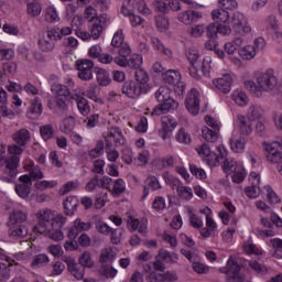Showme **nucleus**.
<instances>
[{
  "label": "nucleus",
  "mask_w": 282,
  "mask_h": 282,
  "mask_svg": "<svg viewBox=\"0 0 282 282\" xmlns=\"http://www.w3.org/2000/svg\"><path fill=\"white\" fill-rule=\"evenodd\" d=\"M68 272H70V274L77 279V281H80V279H83L85 276V267H80V264L75 263V264H70Z\"/></svg>",
  "instance_id": "obj_31"
},
{
  "label": "nucleus",
  "mask_w": 282,
  "mask_h": 282,
  "mask_svg": "<svg viewBox=\"0 0 282 282\" xmlns=\"http://www.w3.org/2000/svg\"><path fill=\"white\" fill-rule=\"evenodd\" d=\"M264 188L267 191L268 203L269 204H280L281 198L279 197V195H276L274 189H272L270 186H265Z\"/></svg>",
  "instance_id": "obj_41"
},
{
  "label": "nucleus",
  "mask_w": 282,
  "mask_h": 282,
  "mask_svg": "<svg viewBox=\"0 0 282 282\" xmlns=\"http://www.w3.org/2000/svg\"><path fill=\"white\" fill-rule=\"evenodd\" d=\"M104 30H105V28L102 26V24H100L98 22H94V24L90 29V34H91L93 39H99L100 34H102Z\"/></svg>",
  "instance_id": "obj_53"
},
{
  "label": "nucleus",
  "mask_w": 282,
  "mask_h": 282,
  "mask_svg": "<svg viewBox=\"0 0 282 282\" xmlns=\"http://www.w3.org/2000/svg\"><path fill=\"white\" fill-rule=\"evenodd\" d=\"M77 107L82 116H89V112L91 111V106H89V101L85 97L77 98Z\"/></svg>",
  "instance_id": "obj_29"
},
{
  "label": "nucleus",
  "mask_w": 282,
  "mask_h": 282,
  "mask_svg": "<svg viewBox=\"0 0 282 282\" xmlns=\"http://www.w3.org/2000/svg\"><path fill=\"white\" fill-rule=\"evenodd\" d=\"M78 204H79L78 197L76 196L66 197V199L63 203L64 215H66L67 217H72V215H74V213L78 210Z\"/></svg>",
  "instance_id": "obj_15"
},
{
  "label": "nucleus",
  "mask_w": 282,
  "mask_h": 282,
  "mask_svg": "<svg viewBox=\"0 0 282 282\" xmlns=\"http://www.w3.org/2000/svg\"><path fill=\"white\" fill-rule=\"evenodd\" d=\"M126 188L127 187L124 185V181L122 178H118L113 185V195H122V193H124Z\"/></svg>",
  "instance_id": "obj_54"
},
{
  "label": "nucleus",
  "mask_w": 282,
  "mask_h": 282,
  "mask_svg": "<svg viewBox=\"0 0 282 282\" xmlns=\"http://www.w3.org/2000/svg\"><path fill=\"white\" fill-rule=\"evenodd\" d=\"M110 235H111V243H113L115 246H118V243H120V239L122 237V229H111L110 230Z\"/></svg>",
  "instance_id": "obj_59"
},
{
  "label": "nucleus",
  "mask_w": 282,
  "mask_h": 282,
  "mask_svg": "<svg viewBox=\"0 0 282 282\" xmlns=\"http://www.w3.org/2000/svg\"><path fill=\"white\" fill-rule=\"evenodd\" d=\"M239 54L243 61H252L257 56V51H254V46H245Z\"/></svg>",
  "instance_id": "obj_32"
},
{
  "label": "nucleus",
  "mask_w": 282,
  "mask_h": 282,
  "mask_svg": "<svg viewBox=\"0 0 282 282\" xmlns=\"http://www.w3.org/2000/svg\"><path fill=\"white\" fill-rule=\"evenodd\" d=\"M213 83L219 91H223V94H230V89L232 86V76L227 74L224 75L221 78L215 79Z\"/></svg>",
  "instance_id": "obj_14"
},
{
  "label": "nucleus",
  "mask_w": 282,
  "mask_h": 282,
  "mask_svg": "<svg viewBox=\"0 0 282 282\" xmlns=\"http://www.w3.org/2000/svg\"><path fill=\"white\" fill-rule=\"evenodd\" d=\"M217 149L219 151L218 155L215 152L210 151V145H208V143H204L198 149V155L205 158V162L206 164H208V166H219L221 160H224V152H221V145H219Z\"/></svg>",
  "instance_id": "obj_6"
},
{
  "label": "nucleus",
  "mask_w": 282,
  "mask_h": 282,
  "mask_svg": "<svg viewBox=\"0 0 282 282\" xmlns=\"http://www.w3.org/2000/svg\"><path fill=\"white\" fill-rule=\"evenodd\" d=\"M175 139L177 140V142H181V144H191V134L186 133V130L184 128H181L178 130Z\"/></svg>",
  "instance_id": "obj_39"
},
{
  "label": "nucleus",
  "mask_w": 282,
  "mask_h": 282,
  "mask_svg": "<svg viewBox=\"0 0 282 282\" xmlns=\"http://www.w3.org/2000/svg\"><path fill=\"white\" fill-rule=\"evenodd\" d=\"M262 116L263 110L260 107L252 106L250 108V115L248 116V118H250V120H259V118H261Z\"/></svg>",
  "instance_id": "obj_57"
},
{
  "label": "nucleus",
  "mask_w": 282,
  "mask_h": 282,
  "mask_svg": "<svg viewBox=\"0 0 282 282\" xmlns=\"http://www.w3.org/2000/svg\"><path fill=\"white\" fill-rule=\"evenodd\" d=\"M45 20L48 21V23H54V21H58V13L56 12V8L48 7L46 9Z\"/></svg>",
  "instance_id": "obj_50"
},
{
  "label": "nucleus",
  "mask_w": 282,
  "mask_h": 282,
  "mask_svg": "<svg viewBox=\"0 0 282 282\" xmlns=\"http://www.w3.org/2000/svg\"><path fill=\"white\" fill-rule=\"evenodd\" d=\"M155 23L159 32H164L165 30H169V19L164 15L156 17Z\"/></svg>",
  "instance_id": "obj_48"
},
{
  "label": "nucleus",
  "mask_w": 282,
  "mask_h": 282,
  "mask_svg": "<svg viewBox=\"0 0 282 282\" xmlns=\"http://www.w3.org/2000/svg\"><path fill=\"white\" fill-rule=\"evenodd\" d=\"M122 93L128 98H138L142 94V86L133 80H127L122 86Z\"/></svg>",
  "instance_id": "obj_12"
},
{
  "label": "nucleus",
  "mask_w": 282,
  "mask_h": 282,
  "mask_svg": "<svg viewBox=\"0 0 282 282\" xmlns=\"http://www.w3.org/2000/svg\"><path fill=\"white\" fill-rule=\"evenodd\" d=\"M178 197H183V199H193V189L186 186H178L176 188Z\"/></svg>",
  "instance_id": "obj_45"
},
{
  "label": "nucleus",
  "mask_w": 282,
  "mask_h": 282,
  "mask_svg": "<svg viewBox=\"0 0 282 282\" xmlns=\"http://www.w3.org/2000/svg\"><path fill=\"white\" fill-rule=\"evenodd\" d=\"M79 267L82 268H93L94 267V261H91V253L85 251L80 257H79Z\"/></svg>",
  "instance_id": "obj_37"
},
{
  "label": "nucleus",
  "mask_w": 282,
  "mask_h": 282,
  "mask_svg": "<svg viewBox=\"0 0 282 282\" xmlns=\"http://www.w3.org/2000/svg\"><path fill=\"white\" fill-rule=\"evenodd\" d=\"M218 6L225 11H232L237 10L239 4L237 3V0H218Z\"/></svg>",
  "instance_id": "obj_38"
},
{
  "label": "nucleus",
  "mask_w": 282,
  "mask_h": 282,
  "mask_svg": "<svg viewBox=\"0 0 282 282\" xmlns=\"http://www.w3.org/2000/svg\"><path fill=\"white\" fill-rule=\"evenodd\" d=\"M32 188L28 184H17L15 185V193L19 195V197H22V199H25V197H30Z\"/></svg>",
  "instance_id": "obj_33"
},
{
  "label": "nucleus",
  "mask_w": 282,
  "mask_h": 282,
  "mask_svg": "<svg viewBox=\"0 0 282 282\" xmlns=\"http://www.w3.org/2000/svg\"><path fill=\"white\" fill-rule=\"evenodd\" d=\"M202 134L206 142H217V132L209 129L208 127H204L202 129Z\"/></svg>",
  "instance_id": "obj_36"
},
{
  "label": "nucleus",
  "mask_w": 282,
  "mask_h": 282,
  "mask_svg": "<svg viewBox=\"0 0 282 282\" xmlns=\"http://www.w3.org/2000/svg\"><path fill=\"white\" fill-rule=\"evenodd\" d=\"M185 107L189 113L197 116L199 113V91L192 88L185 99Z\"/></svg>",
  "instance_id": "obj_11"
},
{
  "label": "nucleus",
  "mask_w": 282,
  "mask_h": 282,
  "mask_svg": "<svg viewBox=\"0 0 282 282\" xmlns=\"http://www.w3.org/2000/svg\"><path fill=\"white\" fill-rule=\"evenodd\" d=\"M267 23L268 32H270V34H275L276 39H279L282 32H279V22L276 21V15H269Z\"/></svg>",
  "instance_id": "obj_25"
},
{
  "label": "nucleus",
  "mask_w": 282,
  "mask_h": 282,
  "mask_svg": "<svg viewBox=\"0 0 282 282\" xmlns=\"http://www.w3.org/2000/svg\"><path fill=\"white\" fill-rule=\"evenodd\" d=\"M28 220V214L22 210H14L10 217L8 226H17L18 224H23V221Z\"/></svg>",
  "instance_id": "obj_18"
},
{
  "label": "nucleus",
  "mask_w": 282,
  "mask_h": 282,
  "mask_svg": "<svg viewBox=\"0 0 282 282\" xmlns=\"http://www.w3.org/2000/svg\"><path fill=\"white\" fill-rule=\"evenodd\" d=\"M122 43H124V35H122V30H118L112 37L111 45L113 47H122Z\"/></svg>",
  "instance_id": "obj_49"
},
{
  "label": "nucleus",
  "mask_w": 282,
  "mask_h": 282,
  "mask_svg": "<svg viewBox=\"0 0 282 282\" xmlns=\"http://www.w3.org/2000/svg\"><path fill=\"white\" fill-rule=\"evenodd\" d=\"M40 133L44 142H47V140H52V138L54 137V126L52 124L41 126Z\"/></svg>",
  "instance_id": "obj_30"
},
{
  "label": "nucleus",
  "mask_w": 282,
  "mask_h": 282,
  "mask_svg": "<svg viewBox=\"0 0 282 282\" xmlns=\"http://www.w3.org/2000/svg\"><path fill=\"white\" fill-rule=\"evenodd\" d=\"M77 69H78V78H80V80H91V78H94V74L91 73V70L94 69V61L91 59L77 61Z\"/></svg>",
  "instance_id": "obj_10"
},
{
  "label": "nucleus",
  "mask_w": 282,
  "mask_h": 282,
  "mask_svg": "<svg viewBox=\"0 0 282 282\" xmlns=\"http://www.w3.org/2000/svg\"><path fill=\"white\" fill-rule=\"evenodd\" d=\"M237 122L240 135H250L252 133V119L250 117L239 115Z\"/></svg>",
  "instance_id": "obj_13"
},
{
  "label": "nucleus",
  "mask_w": 282,
  "mask_h": 282,
  "mask_svg": "<svg viewBox=\"0 0 282 282\" xmlns=\"http://www.w3.org/2000/svg\"><path fill=\"white\" fill-rule=\"evenodd\" d=\"M213 20L216 21L217 25L226 23L230 20V13L224 9H216L212 12Z\"/></svg>",
  "instance_id": "obj_21"
},
{
  "label": "nucleus",
  "mask_w": 282,
  "mask_h": 282,
  "mask_svg": "<svg viewBox=\"0 0 282 282\" xmlns=\"http://www.w3.org/2000/svg\"><path fill=\"white\" fill-rule=\"evenodd\" d=\"M97 82L102 87H107L111 83V77H109V73L105 68L97 69Z\"/></svg>",
  "instance_id": "obj_28"
},
{
  "label": "nucleus",
  "mask_w": 282,
  "mask_h": 282,
  "mask_svg": "<svg viewBox=\"0 0 282 282\" xmlns=\"http://www.w3.org/2000/svg\"><path fill=\"white\" fill-rule=\"evenodd\" d=\"M152 6L155 12H162V14H164V12L167 10L166 2H164V0H153Z\"/></svg>",
  "instance_id": "obj_63"
},
{
  "label": "nucleus",
  "mask_w": 282,
  "mask_h": 282,
  "mask_svg": "<svg viewBox=\"0 0 282 282\" xmlns=\"http://www.w3.org/2000/svg\"><path fill=\"white\" fill-rule=\"evenodd\" d=\"M155 98L159 104L152 111V116H162V113H169L171 109H177L180 104L171 97V89L166 86H161L156 93Z\"/></svg>",
  "instance_id": "obj_3"
},
{
  "label": "nucleus",
  "mask_w": 282,
  "mask_h": 282,
  "mask_svg": "<svg viewBox=\"0 0 282 282\" xmlns=\"http://www.w3.org/2000/svg\"><path fill=\"white\" fill-rule=\"evenodd\" d=\"M248 265L251 268V270H254L258 274H268V268L264 265H261L256 260H248Z\"/></svg>",
  "instance_id": "obj_40"
},
{
  "label": "nucleus",
  "mask_w": 282,
  "mask_h": 282,
  "mask_svg": "<svg viewBox=\"0 0 282 282\" xmlns=\"http://www.w3.org/2000/svg\"><path fill=\"white\" fill-rule=\"evenodd\" d=\"M152 207L154 208V210H164V208H166V200L164 199V197L158 196L152 203Z\"/></svg>",
  "instance_id": "obj_56"
},
{
  "label": "nucleus",
  "mask_w": 282,
  "mask_h": 282,
  "mask_svg": "<svg viewBox=\"0 0 282 282\" xmlns=\"http://www.w3.org/2000/svg\"><path fill=\"white\" fill-rule=\"evenodd\" d=\"M134 77L139 85H147V83H149V73L144 69L135 70Z\"/></svg>",
  "instance_id": "obj_43"
},
{
  "label": "nucleus",
  "mask_w": 282,
  "mask_h": 282,
  "mask_svg": "<svg viewBox=\"0 0 282 282\" xmlns=\"http://www.w3.org/2000/svg\"><path fill=\"white\" fill-rule=\"evenodd\" d=\"M159 133L162 140H169L171 138V133H173V128L169 126L167 121H162V129Z\"/></svg>",
  "instance_id": "obj_42"
},
{
  "label": "nucleus",
  "mask_w": 282,
  "mask_h": 282,
  "mask_svg": "<svg viewBox=\"0 0 282 282\" xmlns=\"http://www.w3.org/2000/svg\"><path fill=\"white\" fill-rule=\"evenodd\" d=\"M10 279V264L0 263V281H6Z\"/></svg>",
  "instance_id": "obj_62"
},
{
  "label": "nucleus",
  "mask_w": 282,
  "mask_h": 282,
  "mask_svg": "<svg viewBox=\"0 0 282 282\" xmlns=\"http://www.w3.org/2000/svg\"><path fill=\"white\" fill-rule=\"evenodd\" d=\"M162 78L164 83L167 85H176L177 82L181 78L180 72H176L174 69L166 70L165 73L162 74Z\"/></svg>",
  "instance_id": "obj_22"
},
{
  "label": "nucleus",
  "mask_w": 282,
  "mask_h": 282,
  "mask_svg": "<svg viewBox=\"0 0 282 282\" xmlns=\"http://www.w3.org/2000/svg\"><path fill=\"white\" fill-rule=\"evenodd\" d=\"M206 36L208 39H217L218 26L216 23H209L206 28Z\"/></svg>",
  "instance_id": "obj_52"
},
{
  "label": "nucleus",
  "mask_w": 282,
  "mask_h": 282,
  "mask_svg": "<svg viewBox=\"0 0 282 282\" xmlns=\"http://www.w3.org/2000/svg\"><path fill=\"white\" fill-rule=\"evenodd\" d=\"M43 113V102L41 101V98L34 97V99L31 101V106L29 108V116H41Z\"/></svg>",
  "instance_id": "obj_24"
},
{
  "label": "nucleus",
  "mask_w": 282,
  "mask_h": 282,
  "mask_svg": "<svg viewBox=\"0 0 282 282\" xmlns=\"http://www.w3.org/2000/svg\"><path fill=\"white\" fill-rule=\"evenodd\" d=\"M267 151V160L271 162V164H278V171L280 175H282V148L281 143L273 142L265 145Z\"/></svg>",
  "instance_id": "obj_7"
},
{
  "label": "nucleus",
  "mask_w": 282,
  "mask_h": 282,
  "mask_svg": "<svg viewBox=\"0 0 282 282\" xmlns=\"http://www.w3.org/2000/svg\"><path fill=\"white\" fill-rule=\"evenodd\" d=\"M13 140L15 144H19L20 147H25V144H28V141L30 140V131H28V129H21L13 135Z\"/></svg>",
  "instance_id": "obj_23"
},
{
  "label": "nucleus",
  "mask_w": 282,
  "mask_h": 282,
  "mask_svg": "<svg viewBox=\"0 0 282 282\" xmlns=\"http://www.w3.org/2000/svg\"><path fill=\"white\" fill-rule=\"evenodd\" d=\"M100 274L107 279H113V276L118 274V270H116L113 267H109V264H104L100 269Z\"/></svg>",
  "instance_id": "obj_44"
},
{
  "label": "nucleus",
  "mask_w": 282,
  "mask_h": 282,
  "mask_svg": "<svg viewBox=\"0 0 282 282\" xmlns=\"http://www.w3.org/2000/svg\"><path fill=\"white\" fill-rule=\"evenodd\" d=\"M246 137L240 135L238 139H230L231 151L234 153H243L246 151Z\"/></svg>",
  "instance_id": "obj_20"
},
{
  "label": "nucleus",
  "mask_w": 282,
  "mask_h": 282,
  "mask_svg": "<svg viewBox=\"0 0 282 282\" xmlns=\"http://www.w3.org/2000/svg\"><path fill=\"white\" fill-rule=\"evenodd\" d=\"M67 98L65 97H55V106L58 109V116H63L64 111H67V102H66Z\"/></svg>",
  "instance_id": "obj_46"
},
{
  "label": "nucleus",
  "mask_w": 282,
  "mask_h": 282,
  "mask_svg": "<svg viewBox=\"0 0 282 282\" xmlns=\"http://www.w3.org/2000/svg\"><path fill=\"white\" fill-rule=\"evenodd\" d=\"M8 151L11 154L10 158H6L0 154V166L6 164L7 175H10V177H17L19 173V162L21 161L19 155L23 153V149L19 145H9Z\"/></svg>",
  "instance_id": "obj_4"
},
{
  "label": "nucleus",
  "mask_w": 282,
  "mask_h": 282,
  "mask_svg": "<svg viewBox=\"0 0 282 282\" xmlns=\"http://www.w3.org/2000/svg\"><path fill=\"white\" fill-rule=\"evenodd\" d=\"M147 280L149 282H164V275L153 271L148 275Z\"/></svg>",
  "instance_id": "obj_64"
},
{
  "label": "nucleus",
  "mask_w": 282,
  "mask_h": 282,
  "mask_svg": "<svg viewBox=\"0 0 282 282\" xmlns=\"http://www.w3.org/2000/svg\"><path fill=\"white\" fill-rule=\"evenodd\" d=\"M128 67L132 69H139L142 66V55L133 54L127 62Z\"/></svg>",
  "instance_id": "obj_35"
},
{
  "label": "nucleus",
  "mask_w": 282,
  "mask_h": 282,
  "mask_svg": "<svg viewBox=\"0 0 282 282\" xmlns=\"http://www.w3.org/2000/svg\"><path fill=\"white\" fill-rule=\"evenodd\" d=\"M193 269L198 274H208L210 268L202 262H193Z\"/></svg>",
  "instance_id": "obj_60"
},
{
  "label": "nucleus",
  "mask_w": 282,
  "mask_h": 282,
  "mask_svg": "<svg viewBox=\"0 0 282 282\" xmlns=\"http://www.w3.org/2000/svg\"><path fill=\"white\" fill-rule=\"evenodd\" d=\"M109 135L112 138L116 147H122L126 142L124 135H122V131L118 127L111 128Z\"/></svg>",
  "instance_id": "obj_26"
},
{
  "label": "nucleus",
  "mask_w": 282,
  "mask_h": 282,
  "mask_svg": "<svg viewBox=\"0 0 282 282\" xmlns=\"http://www.w3.org/2000/svg\"><path fill=\"white\" fill-rule=\"evenodd\" d=\"M185 56L191 64H197V61L199 58V51L195 48H187L185 51Z\"/></svg>",
  "instance_id": "obj_47"
},
{
  "label": "nucleus",
  "mask_w": 282,
  "mask_h": 282,
  "mask_svg": "<svg viewBox=\"0 0 282 282\" xmlns=\"http://www.w3.org/2000/svg\"><path fill=\"white\" fill-rule=\"evenodd\" d=\"M14 58V52L12 48H0V61H12Z\"/></svg>",
  "instance_id": "obj_55"
},
{
  "label": "nucleus",
  "mask_w": 282,
  "mask_h": 282,
  "mask_svg": "<svg viewBox=\"0 0 282 282\" xmlns=\"http://www.w3.org/2000/svg\"><path fill=\"white\" fill-rule=\"evenodd\" d=\"M28 232V227L24 225H12L9 229V237H11V239H25Z\"/></svg>",
  "instance_id": "obj_17"
},
{
  "label": "nucleus",
  "mask_w": 282,
  "mask_h": 282,
  "mask_svg": "<svg viewBox=\"0 0 282 282\" xmlns=\"http://www.w3.org/2000/svg\"><path fill=\"white\" fill-rule=\"evenodd\" d=\"M199 19H202V14L193 10H187L178 14V21H182V23H185L186 25L199 21Z\"/></svg>",
  "instance_id": "obj_16"
},
{
  "label": "nucleus",
  "mask_w": 282,
  "mask_h": 282,
  "mask_svg": "<svg viewBox=\"0 0 282 282\" xmlns=\"http://www.w3.org/2000/svg\"><path fill=\"white\" fill-rule=\"evenodd\" d=\"M189 171L192 175H195V177H198V180H206V171H204V169H199L197 165L191 164Z\"/></svg>",
  "instance_id": "obj_51"
},
{
  "label": "nucleus",
  "mask_w": 282,
  "mask_h": 282,
  "mask_svg": "<svg viewBox=\"0 0 282 282\" xmlns=\"http://www.w3.org/2000/svg\"><path fill=\"white\" fill-rule=\"evenodd\" d=\"M246 17L241 12H236L231 19V28L236 34H250L252 28L245 25Z\"/></svg>",
  "instance_id": "obj_9"
},
{
  "label": "nucleus",
  "mask_w": 282,
  "mask_h": 282,
  "mask_svg": "<svg viewBox=\"0 0 282 282\" xmlns=\"http://www.w3.org/2000/svg\"><path fill=\"white\" fill-rule=\"evenodd\" d=\"M56 41H61V34L57 29H50L46 31V36L40 39L39 45L42 52H53Z\"/></svg>",
  "instance_id": "obj_8"
},
{
  "label": "nucleus",
  "mask_w": 282,
  "mask_h": 282,
  "mask_svg": "<svg viewBox=\"0 0 282 282\" xmlns=\"http://www.w3.org/2000/svg\"><path fill=\"white\" fill-rule=\"evenodd\" d=\"M219 272L228 274L227 282H243L246 281V274L241 273V265L234 259L227 261L225 268H220Z\"/></svg>",
  "instance_id": "obj_5"
},
{
  "label": "nucleus",
  "mask_w": 282,
  "mask_h": 282,
  "mask_svg": "<svg viewBox=\"0 0 282 282\" xmlns=\"http://www.w3.org/2000/svg\"><path fill=\"white\" fill-rule=\"evenodd\" d=\"M36 217L39 219V225L33 228L34 232H50L54 230V228H63L65 221H67V218L63 215H58L54 218V215L48 210L39 212Z\"/></svg>",
  "instance_id": "obj_2"
},
{
  "label": "nucleus",
  "mask_w": 282,
  "mask_h": 282,
  "mask_svg": "<svg viewBox=\"0 0 282 282\" xmlns=\"http://www.w3.org/2000/svg\"><path fill=\"white\" fill-rule=\"evenodd\" d=\"M245 87L249 89L250 94L261 98L263 91H272L276 87V77L273 69H268L265 73H261L257 77V84L252 80L245 82Z\"/></svg>",
  "instance_id": "obj_1"
},
{
  "label": "nucleus",
  "mask_w": 282,
  "mask_h": 282,
  "mask_svg": "<svg viewBox=\"0 0 282 282\" xmlns=\"http://www.w3.org/2000/svg\"><path fill=\"white\" fill-rule=\"evenodd\" d=\"M74 228L75 230H77L78 232H82V230H90L91 228V223H84L80 219H76L74 221Z\"/></svg>",
  "instance_id": "obj_58"
},
{
  "label": "nucleus",
  "mask_w": 282,
  "mask_h": 282,
  "mask_svg": "<svg viewBox=\"0 0 282 282\" xmlns=\"http://www.w3.org/2000/svg\"><path fill=\"white\" fill-rule=\"evenodd\" d=\"M42 10L43 7H41V3L36 0H33L26 4V12L30 14V17H39Z\"/></svg>",
  "instance_id": "obj_27"
},
{
  "label": "nucleus",
  "mask_w": 282,
  "mask_h": 282,
  "mask_svg": "<svg viewBox=\"0 0 282 282\" xmlns=\"http://www.w3.org/2000/svg\"><path fill=\"white\" fill-rule=\"evenodd\" d=\"M96 230L100 232V235H111L112 228L107 225V223L99 221L96 224Z\"/></svg>",
  "instance_id": "obj_61"
},
{
  "label": "nucleus",
  "mask_w": 282,
  "mask_h": 282,
  "mask_svg": "<svg viewBox=\"0 0 282 282\" xmlns=\"http://www.w3.org/2000/svg\"><path fill=\"white\" fill-rule=\"evenodd\" d=\"M51 91L52 94L56 95V98H67V96L72 94L66 85H61L56 83L51 86Z\"/></svg>",
  "instance_id": "obj_19"
},
{
  "label": "nucleus",
  "mask_w": 282,
  "mask_h": 282,
  "mask_svg": "<svg viewBox=\"0 0 282 282\" xmlns=\"http://www.w3.org/2000/svg\"><path fill=\"white\" fill-rule=\"evenodd\" d=\"M40 235H44L50 237V239H53L54 241H63L64 239V235L63 231L61 230V228H54L51 231H46V232H40Z\"/></svg>",
  "instance_id": "obj_34"
}]
</instances>
